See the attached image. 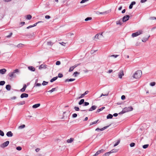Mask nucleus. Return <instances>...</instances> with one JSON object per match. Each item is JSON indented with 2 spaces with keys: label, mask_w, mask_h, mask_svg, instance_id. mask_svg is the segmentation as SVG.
Here are the masks:
<instances>
[{
  "label": "nucleus",
  "mask_w": 156,
  "mask_h": 156,
  "mask_svg": "<svg viewBox=\"0 0 156 156\" xmlns=\"http://www.w3.org/2000/svg\"><path fill=\"white\" fill-rule=\"evenodd\" d=\"M143 33V31L142 30H139L137 32L133 33L132 36L133 37H136L142 34Z\"/></svg>",
  "instance_id": "20e7f679"
},
{
  "label": "nucleus",
  "mask_w": 156,
  "mask_h": 156,
  "mask_svg": "<svg viewBox=\"0 0 156 156\" xmlns=\"http://www.w3.org/2000/svg\"><path fill=\"white\" fill-rule=\"evenodd\" d=\"M59 44H61L62 45H63V46H65V44H66V43L63 42H60L59 43Z\"/></svg>",
  "instance_id": "864d4df0"
},
{
  "label": "nucleus",
  "mask_w": 156,
  "mask_h": 156,
  "mask_svg": "<svg viewBox=\"0 0 156 156\" xmlns=\"http://www.w3.org/2000/svg\"><path fill=\"white\" fill-rule=\"evenodd\" d=\"M97 107L95 105L92 106L90 109L88 110L89 111H92L94 110Z\"/></svg>",
  "instance_id": "f3484780"
},
{
  "label": "nucleus",
  "mask_w": 156,
  "mask_h": 156,
  "mask_svg": "<svg viewBox=\"0 0 156 156\" xmlns=\"http://www.w3.org/2000/svg\"><path fill=\"white\" fill-rule=\"evenodd\" d=\"M40 150V149L39 148H36V149H35V151L37 152H38Z\"/></svg>",
  "instance_id": "774afa93"
},
{
  "label": "nucleus",
  "mask_w": 156,
  "mask_h": 156,
  "mask_svg": "<svg viewBox=\"0 0 156 156\" xmlns=\"http://www.w3.org/2000/svg\"><path fill=\"white\" fill-rule=\"evenodd\" d=\"M102 111L101 108H100L99 109H98L97 111V112H99L101 111Z\"/></svg>",
  "instance_id": "69168bd1"
},
{
  "label": "nucleus",
  "mask_w": 156,
  "mask_h": 156,
  "mask_svg": "<svg viewBox=\"0 0 156 156\" xmlns=\"http://www.w3.org/2000/svg\"><path fill=\"white\" fill-rule=\"evenodd\" d=\"M155 84V82H151L150 83V85L151 86H154Z\"/></svg>",
  "instance_id": "c03bdc74"
},
{
  "label": "nucleus",
  "mask_w": 156,
  "mask_h": 156,
  "mask_svg": "<svg viewBox=\"0 0 156 156\" xmlns=\"http://www.w3.org/2000/svg\"><path fill=\"white\" fill-rule=\"evenodd\" d=\"M41 85V84L40 83H37L36 84V86L37 87H39Z\"/></svg>",
  "instance_id": "e2e57ef3"
},
{
  "label": "nucleus",
  "mask_w": 156,
  "mask_h": 156,
  "mask_svg": "<svg viewBox=\"0 0 156 156\" xmlns=\"http://www.w3.org/2000/svg\"><path fill=\"white\" fill-rule=\"evenodd\" d=\"M63 75L62 73H59L58 74V77L59 78H62L63 77Z\"/></svg>",
  "instance_id": "37998d69"
},
{
  "label": "nucleus",
  "mask_w": 156,
  "mask_h": 156,
  "mask_svg": "<svg viewBox=\"0 0 156 156\" xmlns=\"http://www.w3.org/2000/svg\"><path fill=\"white\" fill-rule=\"evenodd\" d=\"M75 79H66L65 80V82H71L75 80Z\"/></svg>",
  "instance_id": "aec40b11"
},
{
  "label": "nucleus",
  "mask_w": 156,
  "mask_h": 156,
  "mask_svg": "<svg viewBox=\"0 0 156 156\" xmlns=\"http://www.w3.org/2000/svg\"><path fill=\"white\" fill-rule=\"evenodd\" d=\"M27 16V18L28 20H30L31 18H32V16L30 15H28Z\"/></svg>",
  "instance_id": "ea45409f"
},
{
  "label": "nucleus",
  "mask_w": 156,
  "mask_h": 156,
  "mask_svg": "<svg viewBox=\"0 0 156 156\" xmlns=\"http://www.w3.org/2000/svg\"><path fill=\"white\" fill-rule=\"evenodd\" d=\"M84 99H81L79 102L78 104L79 105H81L84 102Z\"/></svg>",
  "instance_id": "a878e982"
},
{
  "label": "nucleus",
  "mask_w": 156,
  "mask_h": 156,
  "mask_svg": "<svg viewBox=\"0 0 156 156\" xmlns=\"http://www.w3.org/2000/svg\"><path fill=\"white\" fill-rule=\"evenodd\" d=\"M56 90V88H53L52 89L50 90H49L48 91V92H50V93H52V92Z\"/></svg>",
  "instance_id": "473e14b6"
},
{
  "label": "nucleus",
  "mask_w": 156,
  "mask_h": 156,
  "mask_svg": "<svg viewBox=\"0 0 156 156\" xmlns=\"http://www.w3.org/2000/svg\"><path fill=\"white\" fill-rule=\"evenodd\" d=\"M118 151V150L117 149H113L109 151L110 154L114 152H116Z\"/></svg>",
  "instance_id": "b1692460"
},
{
  "label": "nucleus",
  "mask_w": 156,
  "mask_h": 156,
  "mask_svg": "<svg viewBox=\"0 0 156 156\" xmlns=\"http://www.w3.org/2000/svg\"><path fill=\"white\" fill-rule=\"evenodd\" d=\"M120 140H119L117 141V142L115 144H114V147L116 146H117V145H118L120 143Z\"/></svg>",
  "instance_id": "2f4dec72"
},
{
  "label": "nucleus",
  "mask_w": 156,
  "mask_h": 156,
  "mask_svg": "<svg viewBox=\"0 0 156 156\" xmlns=\"http://www.w3.org/2000/svg\"><path fill=\"white\" fill-rule=\"evenodd\" d=\"M89 0H82L81 2H80V3H84L86 2H87V1H88Z\"/></svg>",
  "instance_id": "5fc2aeb1"
},
{
  "label": "nucleus",
  "mask_w": 156,
  "mask_h": 156,
  "mask_svg": "<svg viewBox=\"0 0 156 156\" xmlns=\"http://www.w3.org/2000/svg\"><path fill=\"white\" fill-rule=\"evenodd\" d=\"M28 96V94L26 93L22 94L20 98H27Z\"/></svg>",
  "instance_id": "9b49d317"
},
{
  "label": "nucleus",
  "mask_w": 156,
  "mask_h": 156,
  "mask_svg": "<svg viewBox=\"0 0 156 156\" xmlns=\"http://www.w3.org/2000/svg\"><path fill=\"white\" fill-rule=\"evenodd\" d=\"M103 37L102 33L98 34L94 37V39H97L101 40Z\"/></svg>",
  "instance_id": "39448f33"
},
{
  "label": "nucleus",
  "mask_w": 156,
  "mask_h": 156,
  "mask_svg": "<svg viewBox=\"0 0 156 156\" xmlns=\"http://www.w3.org/2000/svg\"><path fill=\"white\" fill-rule=\"evenodd\" d=\"M22 44H19L18 45H17V46L18 47H22Z\"/></svg>",
  "instance_id": "680f3d73"
},
{
  "label": "nucleus",
  "mask_w": 156,
  "mask_h": 156,
  "mask_svg": "<svg viewBox=\"0 0 156 156\" xmlns=\"http://www.w3.org/2000/svg\"><path fill=\"white\" fill-rule=\"evenodd\" d=\"M92 19V18L91 17H88L86 18L85 20V21H87L89 20H90Z\"/></svg>",
  "instance_id": "58836bf2"
},
{
  "label": "nucleus",
  "mask_w": 156,
  "mask_h": 156,
  "mask_svg": "<svg viewBox=\"0 0 156 156\" xmlns=\"http://www.w3.org/2000/svg\"><path fill=\"white\" fill-rule=\"evenodd\" d=\"M74 140V139L73 138H71L69 139H68L67 140V142L68 143H71Z\"/></svg>",
  "instance_id": "412c9836"
},
{
  "label": "nucleus",
  "mask_w": 156,
  "mask_h": 156,
  "mask_svg": "<svg viewBox=\"0 0 156 156\" xmlns=\"http://www.w3.org/2000/svg\"><path fill=\"white\" fill-rule=\"evenodd\" d=\"M0 135L2 136H3L4 135V132L1 130H0Z\"/></svg>",
  "instance_id": "a19ab883"
},
{
  "label": "nucleus",
  "mask_w": 156,
  "mask_h": 156,
  "mask_svg": "<svg viewBox=\"0 0 156 156\" xmlns=\"http://www.w3.org/2000/svg\"><path fill=\"white\" fill-rule=\"evenodd\" d=\"M28 69L30 71L34 72L35 70V68L33 67L32 66H29L28 67Z\"/></svg>",
  "instance_id": "dca6fc26"
},
{
  "label": "nucleus",
  "mask_w": 156,
  "mask_h": 156,
  "mask_svg": "<svg viewBox=\"0 0 156 156\" xmlns=\"http://www.w3.org/2000/svg\"><path fill=\"white\" fill-rule=\"evenodd\" d=\"M25 125L23 124V125H22L20 126L19 127V128L20 129H23V128H24L25 127Z\"/></svg>",
  "instance_id": "4c0bfd02"
},
{
  "label": "nucleus",
  "mask_w": 156,
  "mask_h": 156,
  "mask_svg": "<svg viewBox=\"0 0 156 156\" xmlns=\"http://www.w3.org/2000/svg\"><path fill=\"white\" fill-rule=\"evenodd\" d=\"M88 92L89 91H86L84 93L81 95V96L79 98L80 99L83 98L88 93Z\"/></svg>",
  "instance_id": "4468645a"
},
{
  "label": "nucleus",
  "mask_w": 156,
  "mask_h": 156,
  "mask_svg": "<svg viewBox=\"0 0 156 156\" xmlns=\"http://www.w3.org/2000/svg\"><path fill=\"white\" fill-rule=\"evenodd\" d=\"M109 126H107L104 127L103 128L101 129H99L98 128H96L95 129V130L97 131H102L104 130L105 129H107Z\"/></svg>",
  "instance_id": "1a4fd4ad"
},
{
  "label": "nucleus",
  "mask_w": 156,
  "mask_h": 156,
  "mask_svg": "<svg viewBox=\"0 0 156 156\" xmlns=\"http://www.w3.org/2000/svg\"><path fill=\"white\" fill-rule=\"evenodd\" d=\"M12 33H11L9 34V35L6 36V37L8 38H9L11 37V36L12 35Z\"/></svg>",
  "instance_id": "4d7b16f0"
},
{
  "label": "nucleus",
  "mask_w": 156,
  "mask_h": 156,
  "mask_svg": "<svg viewBox=\"0 0 156 156\" xmlns=\"http://www.w3.org/2000/svg\"><path fill=\"white\" fill-rule=\"evenodd\" d=\"M135 145V144L134 143H132L130 144V146L131 147H133Z\"/></svg>",
  "instance_id": "49530a36"
},
{
  "label": "nucleus",
  "mask_w": 156,
  "mask_h": 156,
  "mask_svg": "<svg viewBox=\"0 0 156 156\" xmlns=\"http://www.w3.org/2000/svg\"><path fill=\"white\" fill-rule=\"evenodd\" d=\"M113 117V115L111 114H109L107 116V119H112Z\"/></svg>",
  "instance_id": "bb28decb"
},
{
  "label": "nucleus",
  "mask_w": 156,
  "mask_h": 156,
  "mask_svg": "<svg viewBox=\"0 0 156 156\" xmlns=\"http://www.w3.org/2000/svg\"><path fill=\"white\" fill-rule=\"evenodd\" d=\"M20 71L18 69H16L14 70L13 72L9 73L8 75L11 77L15 78L16 76V74H18L19 73Z\"/></svg>",
  "instance_id": "7ed1b4c3"
},
{
  "label": "nucleus",
  "mask_w": 156,
  "mask_h": 156,
  "mask_svg": "<svg viewBox=\"0 0 156 156\" xmlns=\"http://www.w3.org/2000/svg\"><path fill=\"white\" fill-rule=\"evenodd\" d=\"M16 98V96H14L13 97H12V98H11V99H12H12H15Z\"/></svg>",
  "instance_id": "338daca9"
},
{
  "label": "nucleus",
  "mask_w": 156,
  "mask_h": 156,
  "mask_svg": "<svg viewBox=\"0 0 156 156\" xmlns=\"http://www.w3.org/2000/svg\"><path fill=\"white\" fill-rule=\"evenodd\" d=\"M142 74V71L140 70H138L133 75V77L134 78L138 79L140 77Z\"/></svg>",
  "instance_id": "f257e3e1"
},
{
  "label": "nucleus",
  "mask_w": 156,
  "mask_h": 156,
  "mask_svg": "<svg viewBox=\"0 0 156 156\" xmlns=\"http://www.w3.org/2000/svg\"><path fill=\"white\" fill-rule=\"evenodd\" d=\"M129 16L128 15H126V16H124L122 18V21L123 22H126L128 20L129 18Z\"/></svg>",
  "instance_id": "0eeeda50"
},
{
  "label": "nucleus",
  "mask_w": 156,
  "mask_h": 156,
  "mask_svg": "<svg viewBox=\"0 0 156 156\" xmlns=\"http://www.w3.org/2000/svg\"><path fill=\"white\" fill-rule=\"evenodd\" d=\"M96 13L98 14H104L107 13V12L106 11H105L104 12H99V11H98Z\"/></svg>",
  "instance_id": "c85d7f7f"
},
{
  "label": "nucleus",
  "mask_w": 156,
  "mask_h": 156,
  "mask_svg": "<svg viewBox=\"0 0 156 156\" xmlns=\"http://www.w3.org/2000/svg\"><path fill=\"white\" fill-rule=\"evenodd\" d=\"M9 141H7L1 145V146L2 147H4L7 146L9 144Z\"/></svg>",
  "instance_id": "6e6552de"
},
{
  "label": "nucleus",
  "mask_w": 156,
  "mask_h": 156,
  "mask_svg": "<svg viewBox=\"0 0 156 156\" xmlns=\"http://www.w3.org/2000/svg\"><path fill=\"white\" fill-rule=\"evenodd\" d=\"M77 116V115L76 113H74L72 115V117L73 118H76V117Z\"/></svg>",
  "instance_id": "09e8293b"
},
{
  "label": "nucleus",
  "mask_w": 156,
  "mask_h": 156,
  "mask_svg": "<svg viewBox=\"0 0 156 156\" xmlns=\"http://www.w3.org/2000/svg\"><path fill=\"white\" fill-rule=\"evenodd\" d=\"M123 72L122 70H121L119 73L118 76L119 78L121 79L122 78V76L124 75Z\"/></svg>",
  "instance_id": "9d476101"
},
{
  "label": "nucleus",
  "mask_w": 156,
  "mask_h": 156,
  "mask_svg": "<svg viewBox=\"0 0 156 156\" xmlns=\"http://www.w3.org/2000/svg\"><path fill=\"white\" fill-rule=\"evenodd\" d=\"M121 98L122 100H124L125 98V96L124 95H123L121 96Z\"/></svg>",
  "instance_id": "052dcab7"
},
{
  "label": "nucleus",
  "mask_w": 156,
  "mask_h": 156,
  "mask_svg": "<svg viewBox=\"0 0 156 156\" xmlns=\"http://www.w3.org/2000/svg\"><path fill=\"white\" fill-rule=\"evenodd\" d=\"M40 105V104H35V105H34L32 107L33 108H36L39 107Z\"/></svg>",
  "instance_id": "4be33fe9"
},
{
  "label": "nucleus",
  "mask_w": 156,
  "mask_h": 156,
  "mask_svg": "<svg viewBox=\"0 0 156 156\" xmlns=\"http://www.w3.org/2000/svg\"><path fill=\"white\" fill-rule=\"evenodd\" d=\"M51 18V17L48 15H47L45 16V18L46 19H49Z\"/></svg>",
  "instance_id": "bf43d9fd"
},
{
  "label": "nucleus",
  "mask_w": 156,
  "mask_h": 156,
  "mask_svg": "<svg viewBox=\"0 0 156 156\" xmlns=\"http://www.w3.org/2000/svg\"><path fill=\"white\" fill-rule=\"evenodd\" d=\"M110 154L109 152L105 153L102 156H109Z\"/></svg>",
  "instance_id": "c9c22d12"
},
{
  "label": "nucleus",
  "mask_w": 156,
  "mask_h": 156,
  "mask_svg": "<svg viewBox=\"0 0 156 156\" xmlns=\"http://www.w3.org/2000/svg\"><path fill=\"white\" fill-rule=\"evenodd\" d=\"M11 86L10 85H6L5 88L7 90H9L11 89Z\"/></svg>",
  "instance_id": "393cba45"
},
{
  "label": "nucleus",
  "mask_w": 156,
  "mask_h": 156,
  "mask_svg": "<svg viewBox=\"0 0 156 156\" xmlns=\"http://www.w3.org/2000/svg\"><path fill=\"white\" fill-rule=\"evenodd\" d=\"M147 0H141L140 2L142 3H144L146 2Z\"/></svg>",
  "instance_id": "0e129e2a"
},
{
  "label": "nucleus",
  "mask_w": 156,
  "mask_h": 156,
  "mask_svg": "<svg viewBox=\"0 0 156 156\" xmlns=\"http://www.w3.org/2000/svg\"><path fill=\"white\" fill-rule=\"evenodd\" d=\"M16 149L18 151H20L22 150V148L20 146H18L16 147Z\"/></svg>",
  "instance_id": "a18cd8bd"
},
{
  "label": "nucleus",
  "mask_w": 156,
  "mask_h": 156,
  "mask_svg": "<svg viewBox=\"0 0 156 156\" xmlns=\"http://www.w3.org/2000/svg\"><path fill=\"white\" fill-rule=\"evenodd\" d=\"M109 91H108V92H107V93H106L105 94H102L101 95V96H100V97H101L102 96H108V94H109Z\"/></svg>",
  "instance_id": "7c9ffc66"
},
{
  "label": "nucleus",
  "mask_w": 156,
  "mask_h": 156,
  "mask_svg": "<svg viewBox=\"0 0 156 156\" xmlns=\"http://www.w3.org/2000/svg\"><path fill=\"white\" fill-rule=\"evenodd\" d=\"M61 62L60 61H57L56 62V65H59L60 64Z\"/></svg>",
  "instance_id": "3c124183"
},
{
  "label": "nucleus",
  "mask_w": 156,
  "mask_h": 156,
  "mask_svg": "<svg viewBox=\"0 0 156 156\" xmlns=\"http://www.w3.org/2000/svg\"><path fill=\"white\" fill-rule=\"evenodd\" d=\"M84 105H83V106H86L87 105H89V103L88 102H84Z\"/></svg>",
  "instance_id": "8fccbe9b"
},
{
  "label": "nucleus",
  "mask_w": 156,
  "mask_h": 156,
  "mask_svg": "<svg viewBox=\"0 0 156 156\" xmlns=\"http://www.w3.org/2000/svg\"><path fill=\"white\" fill-rule=\"evenodd\" d=\"M74 108L75 110L76 111H78L79 110V108L78 107H77L75 106L74 107Z\"/></svg>",
  "instance_id": "603ef678"
},
{
  "label": "nucleus",
  "mask_w": 156,
  "mask_h": 156,
  "mask_svg": "<svg viewBox=\"0 0 156 156\" xmlns=\"http://www.w3.org/2000/svg\"><path fill=\"white\" fill-rule=\"evenodd\" d=\"M98 120H98L97 121H95L94 122H93L91 123L90 124V126H91L92 125H93V124L96 123L98 122Z\"/></svg>",
  "instance_id": "f704fd0d"
},
{
  "label": "nucleus",
  "mask_w": 156,
  "mask_h": 156,
  "mask_svg": "<svg viewBox=\"0 0 156 156\" xmlns=\"http://www.w3.org/2000/svg\"><path fill=\"white\" fill-rule=\"evenodd\" d=\"M133 108L132 106L126 107L124 108L122 112L119 113V114H122L126 112H127L133 110Z\"/></svg>",
  "instance_id": "f03ea898"
},
{
  "label": "nucleus",
  "mask_w": 156,
  "mask_h": 156,
  "mask_svg": "<svg viewBox=\"0 0 156 156\" xmlns=\"http://www.w3.org/2000/svg\"><path fill=\"white\" fill-rule=\"evenodd\" d=\"M77 65H75L71 67L69 70V72H71L77 66Z\"/></svg>",
  "instance_id": "a211bd4d"
},
{
  "label": "nucleus",
  "mask_w": 156,
  "mask_h": 156,
  "mask_svg": "<svg viewBox=\"0 0 156 156\" xmlns=\"http://www.w3.org/2000/svg\"><path fill=\"white\" fill-rule=\"evenodd\" d=\"M136 4V2H131V4L129 6V9H131L133 8V5Z\"/></svg>",
  "instance_id": "6ab92c4d"
},
{
  "label": "nucleus",
  "mask_w": 156,
  "mask_h": 156,
  "mask_svg": "<svg viewBox=\"0 0 156 156\" xmlns=\"http://www.w3.org/2000/svg\"><path fill=\"white\" fill-rule=\"evenodd\" d=\"M48 83V82L44 81L42 83V85L43 86L46 85Z\"/></svg>",
  "instance_id": "e433bc0d"
},
{
  "label": "nucleus",
  "mask_w": 156,
  "mask_h": 156,
  "mask_svg": "<svg viewBox=\"0 0 156 156\" xmlns=\"http://www.w3.org/2000/svg\"><path fill=\"white\" fill-rule=\"evenodd\" d=\"M79 73H80L78 72H75L74 73L73 75H74L75 77H76V75L77 74H79Z\"/></svg>",
  "instance_id": "de8ad7c7"
},
{
  "label": "nucleus",
  "mask_w": 156,
  "mask_h": 156,
  "mask_svg": "<svg viewBox=\"0 0 156 156\" xmlns=\"http://www.w3.org/2000/svg\"><path fill=\"white\" fill-rule=\"evenodd\" d=\"M25 101H22L20 102L17 103V104L18 105H24L25 104Z\"/></svg>",
  "instance_id": "c756f323"
},
{
  "label": "nucleus",
  "mask_w": 156,
  "mask_h": 156,
  "mask_svg": "<svg viewBox=\"0 0 156 156\" xmlns=\"http://www.w3.org/2000/svg\"><path fill=\"white\" fill-rule=\"evenodd\" d=\"M47 68V65H45L41 64L39 67V69H45Z\"/></svg>",
  "instance_id": "f8f14e48"
},
{
  "label": "nucleus",
  "mask_w": 156,
  "mask_h": 156,
  "mask_svg": "<svg viewBox=\"0 0 156 156\" xmlns=\"http://www.w3.org/2000/svg\"><path fill=\"white\" fill-rule=\"evenodd\" d=\"M47 44L48 45H52V44L51 41H48L47 42Z\"/></svg>",
  "instance_id": "6e6d98bb"
},
{
  "label": "nucleus",
  "mask_w": 156,
  "mask_h": 156,
  "mask_svg": "<svg viewBox=\"0 0 156 156\" xmlns=\"http://www.w3.org/2000/svg\"><path fill=\"white\" fill-rule=\"evenodd\" d=\"M104 151H105V150L103 149H102L96 152V153L93 156H96L99 154L101 153H104Z\"/></svg>",
  "instance_id": "423d86ee"
},
{
  "label": "nucleus",
  "mask_w": 156,
  "mask_h": 156,
  "mask_svg": "<svg viewBox=\"0 0 156 156\" xmlns=\"http://www.w3.org/2000/svg\"><path fill=\"white\" fill-rule=\"evenodd\" d=\"M118 56H119V55H111L110 56V57H114L115 58H117V57Z\"/></svg>",
  "instance_id": "13d9d810"
},
{
  "label": "nucleus",
  "mask_w": 156,
  "mask_h": 156,
  "mask_svg": "<svg viewBox=\"0 0 156 156\" xmlns=\"http://www.w3.org/2000/svg\"><path fill=\"white\" fill-rule=\"evenodd\" d=\"M148 144H145L143 146V147L144 149H146L148 147Z\"/></svg>",
  "instance_id": "79ce46f5"
},
{
  "label": "nucleus",
  "mask_w": 156,
  "mask_h": 156,
  "mask_svg": "<svg viewBox=\"0 0 156 156\" xmlns=\"http://www.w3.org/2000/svg\"><path fill=\"white\" fill-rule=\"evenodd\" d=\"M150 35L147 38H144L142 39V41L143 42H145L148 40L149 38L150 37Z\"/></svg>",
  "instance_id": "5701e85b"
},
{
  "label": "nucleus",
  "mask_w": 156,
  "mask_h": 156,
  "mask_svg": "<svg viewBox=\"0 0 156 156\" xmlns=\"http://www.w3.org/2000/svg\"><path fill=\"white\" fill-rule=\"evenodd\" d=\"M6 71V70L5 69H0V74H4L5 73Z\"/></svg>",
  "instance_id": "ddd939ff"
},
{
  "label": "nucleus",
  "mask_w": 156,
  "mask_h": 156,
  "mask_svg": "<svg viewBox=\"0 0 156 156\" xmlns=\"http://www.w3.org/2000/svg\"><path fill=\"white\" fill-rule=\"evenodd\" d=\"M5 83V82L4 81H0V85L3 86Z\"/></svg>",
  "instance_id": "72a5a7b5"
},
{
  "label": "nucleus",
  "mask_w": 156,
  "mask_h": 156,
  "mask_svg": "<svg viewBox=\"0 0 156 156\" xmlns=\"http://www.w3.org/2000/svg\"><path fill=\"white\" fill-rule=\"evenodd\" d=\"M6 135L8 137H12L13 136V133L11 131H10L7 132Z\"/></svg>",
  "instance_id": "2eb2a0df"
},
{
  "label": "nucleus",
  "mask_w": 156,
  "mask_h": 156,
  "mask_svg": "<svg viewBox=\"0 0 156 156\" xmlns=\"http://www.w3.org/2000/svg\"><path fill=\"white\" fill-rule=\"evenodd\" d=\"M57 78L58 77L57 76L53 77L51 80L50 82H53V81H55L57 79Z\"/></svg>",
  "instance_id": "cd10ccee"
}]
</instances>
